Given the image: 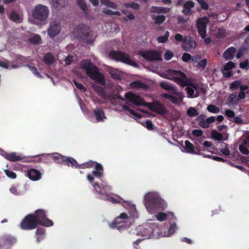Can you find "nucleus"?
I'll return each instance as SVG.
<instances>
[{
  "label": "nucleus",
  "instance_id": "obj_1",
  "mask_svg": "<svg viewBox=\"0 0 249 249\" xmlns=\"http://www.w3.org/2000/svg\"><path fill=\"white\" fill-rule=\"evenodd\" d=\"M53 225V221L47 217L46 212L43 209H37L34 213L27 215L22 220L20 227L24 230L35 229L38 225L45 227Z\"/></svg>",
  "mask_w": 249,
  "mask_h": 249
},
{
  "label": "nucleus",
  "instance_id": "obj_2",
  "mask_svg": "<svg viewBox=\"0 0 249 249\" xmlns=\"http://www.w3.org/2000/svg\"><path fill=\"white\" fill-rule=\"evenodd\" d=\"M144 203L147 211L150 213L162 211L167 206L166 202L155 192L146 194L144 196Z\"/></svg>",
  "mask_w": 249,
  "mask_h": 249
},
{
  "label": "nucleus",
  "instance_id": "obj_3",
  "mask_svg": "<svg viewBox=\"0 0 249 249\" xmlns=\"http://www.w3.org/2000/svg\"><path fill=\"white\" fill-rule=\"evenodd\" d=\"M125 97L126 99L130 101L135 105L148 107L151 111L159 114L164 115L167 112L165 107L159 101L154 102L152 103L145 102L139 95L131 92H126Z\"/></svg>",
  "mask_w": 249,
  "mask_h": 249
},
{
  "label": "nucleus",
  "instance_id": "obj_4",
  "mask_svg": "<svg viewBox=\"0 0 249 249\" xmlns=\"http://www.w3.org/2000/svg\"><path fill=\"white\" fill-rule=\"evenodd\" d=\"M81 68L86 71V73L92 80L102 86L106 84L104 76L99 72L98 69L94 66L90 60L84 59L81 62Z\"/></svg>",
  "mask_w": 249,
  "mask_h": 249
},
{
  "label": "nucleus",
  "instance_id": "obj_5",
  "mask_svg": "<svg viewBox=\"0 0 249 249\" xmlns=\"http://www.w3.org/2000/svg\"><path fill=\"white\" fill-rule=\"evenodd\" d=\"M50 11L49 8L42 4L36 5L32 12V17L39 21L43 22L48 18Z\"/></svg>",
  "mask_w": 249,
  "mask_h": 249
},
{
  "label": "nucleus",
  "instance_id": "obj_6",
  "mask_svg": "<svg viewBox=\"0 0 249 249\" xmlns=\"http://www.w3.org/2000/svg\"><path fill=\"white\" fill-rule=\"evenodd\" d=\"M108 55L110 58L117 61H121L134 67L137 66L136 62L131 60L129 55L123 51L112 50Z\"/></svg>",
  "mask_w": 249,
  "mask_h": 249
},
{
  "label": "nucleus",
  "instance_id": "obj_7",
  "mask_svg": "<svg viewBox=\"0 0 249 249\" xmlns=\"http://www.w3.org/2000/svg\"><path fill=\"white\" fill-rule=\"evenodd\" d=\"M91 31L88 26L81 24L77 28L76 36L77 38L83 41H85L88 44L93 43L94 40L89 39L90 37Z\"/></svg>",
  "mask_w": 249,
  "mask_h": 249
},
{
  "label": "nucleus",
  "instance_id": "obj_8",
  "mask_svg": "<svg viewBox=\"0 0 249 249\" xmlns=\"http://www.w3.org/2000/svg\"><path fill=\"white\" fill-rule=\"evenodd\" d=\"M171 73L177 76L174 77V81L182 87H191L194 84L193 79L187 78L186 74L180 71L172 70Z\"/></svg>",
  "mask_w": 249,
  "mask_h": 249
},
{
  "label": "nucleus",
  "instance_id": "obj_9",
  "mask_svg": "<svg viewBox=\"0 0 249 249\" xmlns=\"http://www.w3.org/2000/svg\"><path fill=\"white\" fill-rule=\"evenodd\" d=\"M128 218V217L126 213H122L120 214L119 216L115 218L110 225V226L112 228H116L121 231L124 228L126 227L125 222Z\"/></svg>",
  "mask_w": 249,
  "mask_h": 249
},
{
  "label": "nucleus",
  "instance_id": "obj_10",
  "mask_svg": "<svg viewBox=\"0 0 249 249\" xmlns=\"http://www.w3.org/2000/svg\"><path fill=\"white\" fill-rule=\"evenodd\" d=\"M208 22V19L205 17L199 18L197 20L196 27L202 38H205L206 36V27Z\"/></svg>",
  "mask_w": 249,
  "mask_h": 249
},
{
  "label": "nucleus",
  "instance_id": "obj_11",
  "mask_svg": "<svg viewBox=\"0 0 249 249\" xmlns=\"http://www.w3.org/2000/svg\"><path fill=\"white\" fill-rule=\"evenodd\" d=\"M139 54L148 61L161 60L160 54L159 52L155 51H139Z\"/></svg>",
  "mask_w": 249,
  "mask_h": 249
},
{
  "label": "nucleus",
  "instance_id": "obj_12",
  "mask_svg": "<svg viewBox=\"0 0 249 249\" xmlns=\"http://www.w3.org/2000/svg\"><path fill=\"white\" fill-rule=\"evenodd\" d=\"M60 23L58 20L54 19L50 22L49 27L48 29V34L50 37H54L60 33Z\"/></svg>",
  "mask_w": 249,
  "mask_h": 249
},
{
  "label": "nucleus",
  "instance_id": "obj_13",
  "mask_svg": "<svg viewBox=\"0 0 249 249\" xmlns=\"http://www.w3.org/2000/svg\"><path fill=\"white\" fill-rule=\"evenodd\" d=\"M196 47V42L194 39L190 36H186L184 37L182 43V47L185 51L191 52Z\"/></svg>",
  "mask_w": 249,
  "mask_h": 249
},
{
  "label": "nucleus",
  "instance_id": "obj_14",
  "mask_svg": "<svg viewBox=\"0 0 249 249\" xmlns=\"http://www.w3.org/2000/svg\"><path fill=\"white\" fill-rule=\"evenodd\" d=\"M0 155L4 157L6 160L11 162L20 161L23 159L22 156L18 155L15 152L7 153L0 148Z\"/></svg>",
  "mask_w": 249,
  "mask_h": 249
},
{
  "label": "nucleus",
  "instance_id": "obj_15",
  "mask_svg": "<svg viewBox=\"0 0 249 249\" xmlns=\"http://www.w3.org/2000/svg\"><path fill=\"white\" fill-rule=\"evenodd\" d=\"M94 190L97 193L100 195H107L111 191V188L108 185H100L98 183L95 182L92 184Z\"/></svg>",
  "mask_w": 249,
  "mask_h": 249
},
{
  "label": "nucleus",
  "instance_id": "obj_16",
  "mask_svg": "<svg viewBox=\"0 0 249 249\" xmlns=\"http://www.w3.org/2000/svg\"><path fill=\"white\" fill-rule=\"evenodd\" d=\"M185 149L187 153L196 154V155H203L200 153V148L196 147H195V146L189 141H185Z\"/></svg>",
  "mask_w": 249,
  "mask_h": 249
},
{
  "label": "nucleus",
  "instance_id": "obj_17",
  "mask_svg": "<svg viewBox=\"0 0 249 249\" xmlns=\"http://www.w3.org/2000/svg\"><path fill=\"white\" fill-rule=\"evenodd\" d=\"M27 177L32 180L36 181L41 178V174L39 171L35 169H30L27 172Z\"/></svg>",
  "mask_w": 249,
  "mask_h": 249
},
{
  "label": "nucleus",
  "instance_id": "obj_18",
  "mask_svg": "<svg viewBox=\"0 0 249 249\" xmlns=\"http://www.w3.org/2000/svg\"><path fill=\"white\" fill-rule=\"evenodd\" d=\"M94 162L93 167H95V170L92 171V174L96 178H100L103 176V167L97 162L94 161Z\"/></svg>",
  "mask_w": 249,
  "mask_h": 249
},
{
  "label": "nucleus",
  "instance_id": "obj_19",
  "mask_svg": "<svg viewBox=\"0 0 249 249\" xmlns=\"http://www.w3.org/2000/svg\"><path fill=\"white\" fill-rule=\"evenodd\" d=\"M195 6V3L193 1L191 0L187 1L184 4L183 7L184 9L182 11V13L185 16H189L191 14V9L193 8Z\"/></svg>",
  "mask_w": 249,
  "mask_h": 249
},
{
  "label": "nucleus",
  "instance_id": "obj_20",
  "mask_svg": "<svg viewBox=\"0 0 249 249\" xmlns=\"http://www.w3.org/2000/svg\"><path fill=\"white\" fill-rule=\"evenodd\" d=\"M236 50L233 47H231L227 49L223 53V57L226 60H231L233 58Z\"/></svg>",
  "mask_w": 249,
  "mask_h": 249
},
{
  "label": "nucleus",
  "instance_id": "obj_21",
  "mask_svg": "<svg viewBox=\"0 0 249 249\" xmlns=\"http://www.w3.org/2000/svg\"><path fill=\"white\" fill-rule=\"evenodd\" d=\"M48 156L57 163H64L65 159V156L57 153L49 154Z\"/></svg>",
  "mask_w": 249,
  "mask_h": 249
},
{
  "label": "nucleus",
  "instance_id": "obj_22",
  "mask_svg": "<svg viewBox=\"0 0 249 249\" xmlns=\"http://www.w3.org/2000/svg\"><path fill=\"white\" fill-rule=\"evenodd\" d=\"M170 9L169 8L159 7L153 6L150 8V12L157 13H167L169 12Z\"/></svg>",
  "mask_w": 249,
  "mask_h": 249
},
{
  "label": "nucleus",
  "instance_id": "obj_23",
  "mask_svg": "<svg viewBox=\"0 0 249 249\" xmlns=\"http://www.w3.org/2000/svg\"><path fill=\"white\" fill-rule=\"evenodd\" d=\"M9 18L10 20L17 23H21L22 20V18L19 15L14 11L11 12Z\"/></svg>",
  "mask_w": 249,
  "mask_h": 249
},
{
  "label": "nucleus",
  "instance_id": "obj_24",
  "mask_svg": "<svg viewBox=\"0 0 249 249\" xmlns=\"http://www.w3.org/2000/svg\"><path fill=\"white\" fill-rule=\"evenodd\" d=\"M94 113L98 122L103 121L104 119L106 118L104 111L101 109L99 108L94 110Z\"/></svg>",
  "mask_w": 249,
  "mask_h": 249
},
{
  "label": "nucleus",
  "instance_id": "obj_25",
  "mask_svg": "<svg viewBox=\"0 0 249 249\" xmlns=\"http://www.w3.org/2000/svg\"><path fill=\"white\" fill-rule=\"evenodd\" d=\"M64 164L67 165L69 166L74 167L76 168L78 167V163L75 159L72 158H68L65 157Z\"/></svg>",
  "mask_w": 249,
  "mask_h": 249
},
{
  "label": "nucleus",
  "instance_id": "obj_26",
  "mask_svg": "<svg viewBox=\"0 0 249 249\" xmlns=\"http://www.w3.org/2000/svg\"><path fill=\"white\" fill-rule=\"evenodd\" d=\"M44 61L48 65L53 64L54 61V58L51 53H46L44 56Z\"/></svg>",
  "mask_w": 249,
  "mask_h": 249
},
{
  "label": "nucleus",
  "instance_id": "obj_27",
  "mask_svg": "<svg viewBox=\"0 0 249 249\" xmlns=\"http://www.w3.org/2000/svg\"><path fill=\"white\" fill-rule=\"evenodd\" d=\"M174 216V213H166L163 212H159L157 215H156V218L157 219L160 221H162L165 220H166L168 216Z\"/></svg>",
  "mask_w": 249,
  "mask_h": 249
},
{
  "label": "nucleus",
  "instance_id": "obj_28",
  "mask_svg": "<svg viewBox=\"0 0 249 249\" xmlns=\"http://www.w3.org/2000/svg\"><path fill=\"white\" fill-rule=\"evenodd\" d=\"M107 199L108 201L114 204L119 203L123 204L127 203L126 201H125L122 198H121L120 197L118 196H117L115 197L113 196H108Z\"/></svg>",
  "mask_w": 249,
  "mask_h": 249
},
{
  "label": "nucleus",
  "instance_id": "obj_29",
  "mask_svg": "<svg viewBox=\"0 0 249 249\" xmlns=\"http://www.w3.org/2000/svg\"><path fill=\"white\" fill-rule=\"evenodd\" d=\"M28 41L30 43L33 44H40L42 42L41 37L38 35H34L28 38Z\"/></svg>",
  "mask_w": 249,
  "mask_h": 249
},
{
  "label": "nucleus",
  "instance_id": "obj_30",
  "mask_svg": "<svg viewBox=\"0 0 249 249\" xmlns=\"http://www.w3.org/2000/svg\"><path fill=\"white\" fill-rule=\"evenodd\" d=\"M76 1L80 8L84 11L86 17L89 18L87 13L88 8L84 0H76Z\"/></svg>",
  "mask_w": 249,
  "mask_h": 249
},
{
  "label": "nucleus",
  "instance_id": "obj_31",
  "mask_svg": "<svg viewBox=\"0 0 249 249\" xmlns=\"http://www.w3.org/2000/svg\"><path fill=\"white\" fill-rule=\"evenodd\" d=\"M152 19L155 20V24L160 25L165 20L166 17L163 15H160L157 16H153Z\"/></svg>",
  "mask_w": 249,
  "mask_h": 249
},
{
  "label": "nucleus",
  "instance_id": "obj_32",
  "mask_svg": "<svg viewBox=\"0 0 249 249\" xmlns=\"http://www.w3.org/2000/svg\"><path fill=\"white\" fill-rule=\"evenodd\" d=\"M161 96L163 98L169 100L173 104H177L178 103V99L175 96L169 95L167 93H163L162 94Z\"/></svg>",
  "mask_w": 249,
  "mask_h": 249
},
{
  "label": "nucleus",
  "instance_id": "obj_33",
  "mask_svg": "<svg viewBox=\"0 0 249 249\" xmlns=\"http://www.w3.org/2000/svg\"><path fill=\"white\" fill-rule=\"evenodd\" d=\"M211 135L212 137L215 140L221 141L223 140V135L216 130H213L211 132Z\"/></svg>",
  "mask_w": 249,
  "mask_h": 249
},
{
  "label": "nucleus",
  "instance_id": "obj_34",
  "mask_svg": "<svg viewBox=\"0 0 249 249\" xmlns=\"http://www.w3.org/2000/svg\"><path fill=\"white\" fill-rule=\"evenodd\" d=\"M94 161L89 160L88 162H86L81 164L78 165L77 168L85 169V168H90L94 166Z\"/></svg>",
  "mask_w": 249,
  "mask_h": 249
},
{
  "label": "nucleus",
  "instance_id": "obj_35",
  "mask_svg": "<svg viewBox=\"0 0 249 249\" xmlns=\"http://www.w3.org/2000/svg\"><path fill=\"white\" fill-rule=\"evenodd\" d=\"M228 100L229 102L232 105H235L237 104L239 99L236 94L232 93L229 96Z\"/></svg>",
  "mask_w": 249,
  "mask_h": 249
},
{
  "label": "nucleus",
  "instance_id": "obj_36",
  "mask_svg": "<svg viewBox=\"0 0 249 249\" xmlns=\"http://www.w3.org/2000/svg\"><path fill=\"white\" fill-rule=\"evenodd\" d=\"M207 110L211 113H218L220 112V109L218 107L214 105H209L207 107Z\"/></svg>",
  "mask_w": 249,
  "mask_h": 249
},
{
  "label": "nucleus",
  "instance_id": "obj_37",
  "mask_svg": "<svg viewBox=\"0 0 249 249\" xmlns=\"http://www.w3.org/2000/svg\"><path fill=\"white\" fill-rule=\"evenodd\" d=\"M29 70L32 72V73L36 77L41 78L43 77L42 75L37 70L35 67L31 66L30 65H27L26 66Z\"/></svg>",
  "mask_w": 249,
  "mask_h": 249
},
{
  "label": "nucleus",
  "instance_id": "obj_38",
  "mask_svg": "<svg viewBox=\"0 0 249 249\" xmlns=\"http://www.w3.org/2000/svg\"><path fill=\"white\" fill-rule=\"evenodd\" d=\"M169 36V33L168 31H166L165 33L164 36H160L158 37L157 41L159 43H164L168 40Z\"/></svg>",
  "mask_w": 249,
  "mask_h": 249
},
{
  "label": "nucleus",
  "instance_id": "obj_39",
  "mask_svg": "<svg viewBox=\"0 0 249 249\" xmlns=\"http://www.w3.org/2000/svg\"><path fill=\"white\" fill-rule=\"evenodd\" d=\"M65 3V0H53V6H55L57 8L64 7Z\"/></svg>",
  "mask_w": 249,
  "mask_h": 249
},
{
  "label": "nucleus",
  "instance_id": "obj_40",
  "mask_svg": "<svg viewBox=\"0 0 249 249\" xmlns=\"http://www.w3.org/2000/svg\"><path fill=\"white\" fill-rule=\"evenodd\" d=\"M187 114L190 117H195L198 115V112L196 108L191 107L187 110Z\"/></svg>",
  "mask_w": 249,
  "mask_h": 249
},
{
  "label": "nucleus",
  "instance_id": "obj_41",
  "mask_svg": "<svg viewBox=\"0 0 249 249\" xmlns=\"http://www.w3.org/2000/svg\"><path fill=\"white\" fill-rule=\"evenodd\" d=\"M185 90H186L187 97L189 98L196 97L198 95H194L195 93V90L193 88L190 87H187Z\"/></svg>",
  "mask_w": 249,
  "mask_h": 249
},
{
  "label": "nucleus",
  "instance_id": "obj_42",
  "mask_svg": "<svg viewBox=\"0 0 249 249\" xmlns=\"http://www.w3.org/2000/svg\"><path fill=\"white\" fill-rule=\"evenodd\" d=\"M241 84V82L240 81H235L232 82L230 86V89L231 90L233 91L239 88Z\"/></svg>",
  "mask_w": 249,
  "mask_h": 249
},
{
  "label": "nucleus",
  "instance_id": "obj_43",
  "mask_svg": "<svg viewBox=\"0 0 249 249\" xmlns=\"http://www.w3.org/2000/svg\"><path fill=\"white\" fill-rule=\"evenodd\" d=\"M124 5L126 8L130 7L135 10H138L140 8L139 4L135 2H132L131 3H124Z\"/></svg>",
  "mask_w": 249,
  "mask_h": 249
},
{
  "label": "nucleus",
  "instance_id": "obj_44",
  "mask_svg": "<svg viewBox=\"0 0 249 249\" xmlns=\"http://www.w3.org/2000/svg\"><path fill=\"white\" fill-rule=\"evenodd\" d=\"M240 68L242 69H245L248 70L249 69V61L248 59H246L243 62L240 63Z\"/></svg>",
  "mask_w": 249,
  "mask_h": 249
},
{
  "label": "nucleus",
  "instance_id": "obj_45",
  "mask_svg": "<svg viewBox=\"0 0 249 249\" xmlns=\"http://www.w3.org/2000/svg\"><path fill=\"white\" fill-rule=\"evenodd\" d=\"M204 157L212 159L213 160L218 161V162H225L226 161H227V160L224 159L222 158L219 157L215 156L207 155V156H204Z\"/></svg>",
  "mask_w": 249,
  "mask_h": 249
},
{
  "label": "nucleus",
  "instance_id": "obj_46",
  "mask_svg": "<svg viewBox=\"0 0 249 249\" xmlns=\"http://www.w3.org/2000/svg\"><path fill=\"white\" fill-rule=\"evenodd\" d=\"M6 176L11 179H15L17 177L16 174L12 170L6 169L4 171Z\"/></svg>",
  "mask_w": 249,
  "mask_h": 249
},
{
  "label": "nucleus",
  "instance_id": "obj_47",
  "mask_svg": "<svg viewBox=\"0 0 249 249\" xmlns=\"http://www.w3.org/2000/svg\"><path fill=\"white\" fill-rule=\"evenodd\" d=\"M246 52H247V49L245 47L240 48L238 50V51L236 53V57L237 58H241Z\"/></svg>",
  "mask_w": 249,
  "mask_h": 249
},
{
  "label": "nucleus",
  "instance_id": "obj_48",
  "mask_svg": "<svg viewBox=\"0 0 249 249\" xmlns=\"http://www.w3.org/2000/svg\"><path fill=\"white\" fill-rule=\"evenodd\" d=\"M143 125L149 130L153 129V124L151 120H146L144 123L143 124Z\"/></svg>",
  "mask_w": 249,
  "mask_h": 249
},
{
  "label": "nucleus",
  "instance_id": "obj_49",
  "mask_svg": "<svg viewBox=\"0 0 249 249\" xmlns=\"http://www.w3.org/2000/svg\"><path fill=\"white\" fill-rule=\"evenodd\" d=\"M235 64L232 61H229L227 62L224 67V71H229L231 69L234 68Z\"/></svg>",
  "mask_w": 249,
  "mask_h": 249
},
{
  "label": "nucleus",
  "instance_id": "obj_50",
  "mask_svg": "<svg viewBox=\"0 0 249 249\" xmlns=\"http://www.w3.org/2000/svg\"><path fill=\"white\" fill-rule=\"evenodd\" d=\"M248 147L244 145H239V149L240 152L244 155H249V150Z\"/></svg>",
  "mask_w": 249,
  "mask_h": 249
},
{
  "label": "nucleus",
  "instance_id": "obj_51",
  "mask_svg": "<svg viewBox=\"0 0 249 249\" xmlns=\"http://www.w3.org/2000/svg\"><path fill=\"white\" fill-rule=\"evenodd\" d=\"M174 54L171 51H167L164 55V58L166 60H170L173 57Z\"/></svg>",
  "mask_w": 249,
  "mask_h": 249
},
{
  "label": "nucleus",
  "instance_id": "obj_52",
  "mask_svg": "<svg viewBox=\"0 0 249 249\" xmlns=\"http://www.w3.org/2000/svg\"><path fill=\"white\" fill-rule=\"evenodd\" d=\"M95 90L96 92L98 93V94L101 96V95H104L105 94V92L104 90V89L103 87H101L100 86H96L95 87Z\"/></svg>",
  "mask_w": 249,
  "mask_h": 249
},
{
  "label": "nucleus",
  "instance_id": "obj_53",
  "mask_svg": "<svg viewBox=\"0 0 249 249\" xmlns=\"http://www.w3.org/2000/svg\"><path fill=\"white\" fill-rule=\"evenodd\" d=\"M198 3L201 5V8L205 10H208L209 5L204 0H196Z\"/></svg>",
  "mask_w": 249,
  "mask_h": 249
},
{
  "label": "nucleus",
  "instance_id": "obj_54",
  "mask_svg": "<svg viewBox=\"0 0 249 249\" xmlns=\"http://www.w3.org/2000/svg\"><path fill=\"white\" fill-rule=\"evenodd\" d=\"M176 229H177V226H176V223H173V224H171V225L170 226V227L168 229V231L169 235L174 234L175 233Z\"/></svg>",
  "mask_w": 249,
  "mask_h": 249
},
{
  "label": "nucleus",
  "instance_id": "obj_55",
  "mask_svg": "<svg viewBox=\"0 0 249 249\" xmlns=\"http://www.w3.org/2000/svg\"><path fill=\"white\" fill-rule=\"evenodd\" d=\"M192 58V57L191 55L188 53H185L183 54L182 56V60L185 62H187L190 60H191Z\"/></svg>",
  "mask_w": 249,
  "mask_h": 249
},
{
  "label": "nucleus",
  "instance_id": "obj_56",
  "mask_svg": "<svg viewBox=\"0 0 249 249\" xmlns=\"http://www.w3.org/2000/svg\"><path fill=\"white\" fill-rule=\"evenodd\" d=\"M111 77L115 80H119L121 79L120 75L117 73L114 70L110 71Z\"/></svg>",
  "mask_w": 249,
  "mask_h": 249
},
{
  "label": "nucleus",
  "instance_id": "obj_57",
  "mask_svg": "<svg viewBox=\"0 0 249 249\" xmlns=\"http://www.w3.org/2000/svg\"><path fill=\"white\" fill-rule=\"evenodd\" d=\"M142 85L143 84L140 81H135L131 83L132 87L135 88H141Z\"/></svg>",
  "mask_w": 249,
  "mask_h": 249
},
{
  "label": "nucleus",
  "instance_id": "obj_58",
  "mask_svg": "<svg viewBox=\"0 0 249 249\" xmlns=\"http://www.w3.org/2000/svg\"><path fill=\"white\" fill-rule=\"evenodd\" d=\"M225 115L229 118H233L235 116V113L231 109H227L225 112Z\"/></svg>",
  "mask_w": 249,
  "mask_h": 249
},
{
  "label": "nucleus",
  "instance_id": "obj_59",
  "mask_svg": "<svg viewBox=\"0 0 249 249\" xmlns=\"http://www.w3.org/2000/svg\"><path fill=\"white\" fill-rule=\"evenodd\" d=\"M202 134L203 132L200 129H194L192 132V134L196 137H200Z\"/></svg>",
  "mask_w": 249,
  "mask_h": 249
},
{
  "label": "nucleus",
  "instance_id": "obj_60",
  "mask_svg": "<svg viewBox=\"0 0 249 249\" xmlns=\"http://www.w3.org/2000/svg\"><path fill=\"white\" fill-rule=\"evenodd\" d=\"M73 82L74 85L76 87V88L78 89H79L80 90H84V91L86 90L83 84L78 83L75 80H73Z\"/></svg>",
  "mask_w": 249,
  "mask_h": 249
},
{
  "label": "nucleus",
  "instance_id": "obj_61",
  "mask_svg": "<svg viewBox=\"0 0 249 249\" xmlns=\"http://www.w3.org/2000/svg\"><path fill=\"white\" fill-rule=\"evenodd\" d=\"M207 64V60L203 59L198 62V66L203 69L205 68Z\"/></svg>",
  "mask_w": 249,
  "mask_h": 249
},
{
  "label": "nucleus",
  "instance_id": "obj_62",
  "mask_svg": "<svg viewBox=\"0 0 249 249\" xmlns=\"http://www.w3.org/2000/svg\"><path fill=\"white\" fill-rule=\"evenodd\" d=\"M246 93L249 94V90H248L245 92L244 91H240L237 96L239 100L244 99L246 97Z\"/></svg>",
  "mask_w": 249,
  "mask_h": 249
},
{
  "label": "nucleus",
  "instance_id": "obj_63",
  "mask_svg": "<svg viewBox=\"0 0 249 249\" xmlns=\"http://www.w3.org/2000/svg\"><path fill=\"white\" fill-rule=\"evenodd\" d=\"M160 87L166 90H171L172 87L167 83H161L160 84Z\"/></svg>",
  "mask_w": 249,
  "mask_h": 249
},
{
  "label": "nucleus",
  "instance_id": "obj_64",
  "mask_svg": "<svg viewBox=\"0 0 249 249\" xmlns=\"http://www.w3.org/2000/svg\"><path fill=\"white\" fill-rule=\"evenodd\" d=\"M45 230L43 228H38L37 229L36 233L37 235H44Z\"/></svg>",
  "mask_w": 249,
  "mask_h": 249
}]
</instances>
